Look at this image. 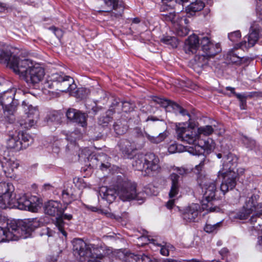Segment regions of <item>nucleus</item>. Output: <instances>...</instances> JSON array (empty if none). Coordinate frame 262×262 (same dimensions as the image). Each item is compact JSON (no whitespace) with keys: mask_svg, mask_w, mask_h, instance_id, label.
Listing matches in <instances>:
<instances>
[{"mask_svg":"<svg viewBox=\"0 0 262 262\" xmlns=\"http://www.w3.org/2000/svg\"><path fill=\"white\" fill-rule=\"evenodd\" d=\"M72 244L74 251L80 256L81 261L85 260L87 258H90L88 262H108V259L110 257H115L120 260L129 262V259L131 258V253L122 250H118L107 256L105 251L102 248L87 244L80 238L74 239Z\"/></svg>","mask_w":262,"mask_h":262,"instance_id":"obj_1","label":"nucleus"},{"mask_svg":"<svg viewBox=\"0 0 262 262\" xmlns=\"http://www.w3.org/2000/svg\"><path fill=\"white\" fill-rule=\"evenodd\" d=\"M184 123H180L177 125L176 134L178 140L184 143L191 144L187 150L193 155H204L211 153L215 148V142L211 139L200 138L197 131L188 129L184 126Z\"/></svg>","mask_w":262,"mask_h":262,"instance_id":"obj_2","label":"nucleus"},{"mask_svg":"<svg viewBox=\"0 0 262 262\" xmlns=\"http://www.w3.org/2000/svg\"><path fill=\"white\" fill-rule=\"evenodd\" d=\"M11 67L15 74L19 75L29 84L38 83L45 74L43 68L38 64H34L28 59L14 58Z\"/></svg>","mask_w":262,"mask_h":262,"instance_id":"obj_3","label":"nucleus"},{"mask_svg":"<svg viewBox=\"0 0 262 262\" xmlns=\"http://www.w3.org/2000/svg\"><path fill=\"white\" fill-rule=\"evenodd\" d=\"M34 229L32 222H17L15 220L8 221L5 228L0 227V243L10 241H17L23 236L26 238Z\"/></svg>","mask_w":262,"mask_h":262,"instance_id":"obj_4","label":"nucleus"},{"mask_svg":"<svg viewBox=\"0 0 262 262\" xmlns=\"http://www.w3.org/2000/svg\"><path fill=\"white\" fill-rule=\"evenodd\" d=\"M237 160V157L231 153L223 158V167L218 172L217 177L223 179L220 189L224 194L233 189L236 185V174L233 170Z\"/></svg>","mask_w":262,"mask_h":262,"instance_id":"obj_5","label":"nucleus"},{"mask_svg":"<svg viewBox=\"0 0 262 262\" xmlns=\"http://www.w3.org/2000/svg\"><path fill=\"white\" fill-rule=\"evenodd\" d=\"M205 158L202 160L199 164L195 166V170L198 171V176L197 182L198 184L202 188L204 200L203 205L206 206V209L210 212L218 211L220 210L217 207H212L210 202L213 200L215 195L216 190V182L211 180L206 175L200 173V171L204 165Z\"/></svg>","mask_w":262,"mask_h":262,"instance_id":"obj_6","label":"nucleus"},{"mask_svg":"<svg viewBox=\"0 0 262 262\" xmlns=\"http://www.w3.org/2000/svg\"><path fill=\"white\" fill-rule=\"evenodd\" d=\"M114 189H116L117 195L123 201H130L137 200L141 201L139 203L143 202L145 194L143 192H138L137 184L121 176H117Z\"/></svg>","mask_w":262,"mask_h":262,"instance_id":"obj_7","label":"nucleus"},{"mask_svg":"<svg viewBox=\"0 0 262 262\" xmlns=\"http://www.w3.org/2000/svg\"><path fill=\"white\" fill-rule=\"evenodd\" d=\"M159 161L158 157L154 153L139 154L134 157L132 165L135 170L142 171L144 176H151L159 171Z\"/></svg>","mask_w":262,"mask_h":262,"instance_id":"obj_8","label":"nucleus"},{"mask_svg":"<svg viewBox=\"0 0 262 262\" xmlns=\"http://www.w3.org/2000/svg\"><path fill=\"white\" fill-rule=\"evenodd\" d=\"M14 187L11 183L0 182V209L11 208L14 204Z\"/></svg>","mask_w":262,"mask_h":262,"instance_id":"obj_9","label":"nucleus"},{"mask_svg":"<svg viewBox=\"0 0 262 262\" xmlns=\"http://www.w3.org/2000/svg\"><path fill=\"white\" fill-rule=\"evenodd\" d=\"M22 105L26 112V116L25 119H20L19 123L23 128L29 129L36 124L38 119L39 111L37 107L28 105L25 101H23Z\"/></svg>","mask_w":262,"mask_h":262,"instance_id":"obj_10","label":"nucleus"},{"mask_svg":"<svg viewBox=\"0 0 262 262\" xmlns=\"http://www.w3.org/2000/svg\"><path fill=\"white\" fill-rule=\"evenodd\" d=\"M51 81L56 82L57 85H60L61 88L57 89L61 92H70L74 90L76 84L72 77L65 75L63 73H55L50 76Z\"/></svg>","mask_w":262,"mask_h":262,"instance_id":"obj_11","label":"nucleus"},{"mask_svg":"<svg viewBox=\"0 0 262 262\" xmlns=\"http://www.w3.org/2000/svg\"><path fill=\"white\" fill-rule=\"evenodd\" d=\"M14 195H13V198ZM38 198L35 196H32L29 194H23L17 198L16 201L13 199L14 204L15 206L13 207H17L20 210H28L35 211L37 209Z\"/></svg>","mask_w":262,"mask_h":262,"instance_id":"obj_12","label":"nucleus"},{"mask_svg":"<svg viewBox=\"0 0 262 262\" xmlns=\"http://www.w3.org/2000/svg\"><path fill=\"white\" fill-rule=\"evenodd\" d=\"M6 152L4 147L0 148V164L7 177H14L13 171L19 166L17 161L11 160L5 156Z\"/></svg>","mask_w":262,"mask_h":262,"instance_id":"obj_13","label":"nucleus"},{"mask_svg":"<svg viewBox=\"0 0 262 262\" xmlns=\"http://www.w3.org/2000/svg\"><path fill=\"white\" fill-rule=\"evenodd\" d=\"M169 180L171 182V186L168 195L171 199L167 202L166 206L168 209H170L172 208L175 203V199H172V198L178 194L181 185L180 177L176 173H171L169 176Z\"/></svg>","mask_w":262,"mask_h":262,"instance_id":"obj_14","label":"nucleus"},{"mask_svg":"<svg viewBox=\"0 0 262 262\" xmlns=\"http://www.w3.org/2000/svg\"><path fill=\"white\" fill-rule=\"evenodd\" d=\"M15 91L10 89L0 94V104L5 111L9 112L14 111L16 107L14 100Z\"/></svg>","mask_w":262,"mask_h":262,"instance_id":"obj_15","label":"nucleus"},{"mask_svg":"<svg viewBox=\"0 0 262 262\" xmlns=\"http://www.w3.org/2000/svg\"><path fill=\"white\" fill-rule=\"evenodd\" d=\"M104 3L106 8L99 11L111 12V16L112 19L119 18L121 16L123 8L121 4V0H104Z\"/></svg>","mask_w":262,"mask_h":262,"instance_id":"obj_16","label":"nucleus"},{"mask_svg":"<svg viewBox=\"0 0 262 262\" xmlns=\"http://www.w3.org/2000/svg\"><path fill=\"white\" fill-rule=\"evenodd\" d=\"M200 45L203 53L208 56H214L221 51L220 45L214 44L207 37L201 39Z\"/></svg>","mask_w":262,"mask_h":262,"instance_id":"obj_17","label":"nucleus"},{"mask_svg":"<svg viewBox=\"0 0 262 262\" xmlns=\"http://www.w3.org/2000/svg\"><path fill=\"white\" fill-rule=\"evenodd\" d=\"M66 207L57 201H50L45 206V213L49 215L59 217L62 215Z\"/></svg>","mask_w":262,"mask_h":262,"instance_id":"obj_18","label":"nucleus"},{"mask_svg":"<svg viewBox=\"0 0 262 262\" xmlns=\"http://www.w3.org/2000/svg\"><path fill=\"white\" fill-rule=\"evenodd\" d=\"M259 37V32L256 30H253L249 33L247 36H246L245 40L241 42L236 44L234 48L236 49L241 48L247 49L254 46L257 41Z\"/></svg>","mask_w":262,"mask_h":262,"instance_id":"obj_19","label":"nucleus"},{"mask_svg":"<svg viewBox=\"0 0 262 262\" xmlns=\"http://www.w3.org/2000/svg\"><path fill=\"white\" fill-rule=\"evenodd\" d=\"M200 206L198 204H192L186 207L182 213V217L187 222H194L198 216Z\"/></svg>","mask_w":262,"mask_h":262,"instance_id":"obj_20","label":"nucleus"},{"mask_svg":"<svg viewBox=\"0 0 262 262\" xmlns=\"http://www.w3.org/2000/svg\"><path fill=\"white\" fill-rule=\"evenodd\" d=\"M68 119L79 124L81 126L86 125V117L84 114L74 108H69L66 112Z\"/></svg>","mask_w":262,"mask_h":262,"instance_id":"obj_21","label":"nucleus"},{"mask_svg":"<svg viewBox=\"0 0 262 262\" xmlns=\"http://www.w3.org/2000/svg\"><path fill=\"white\" fill-rule=\"evenodd\" d=\"M201 39L195 34L189 36L185 41L184 50L187 54H194L199 47V41Z\"/></svg>","mask_w":262,"mask_h":262,"instance_id":"obj_22","label":"nucleus"},{"mask_svg":"<svg viewBox=\"0 0 262 262\" xmlns=\"http://www.w3.org/2000/svg\"><path fill=\"white\" fill-rule=\"evenodd\" d=\"M118 146L124 157L127 158H131L133 151L136 149L135 143L126 139L121 140L118 143Z\"/></svg>","mask_w":262,"mask_h":262,"instance_id":"obj_23","label":"nucleus"},{"mask_svg":"<svg viewBox=\"0 0 262 262\" xmlns=\"http://www.w3.org/2000/svg\"><path fill=\"white\" fill-rule=\"evenodd\" d=\"M7 146L8 148L13 149L15 151L23 149L22 141L20 140L19 133L10 135L7 140Z\"/></svg>","mask_w":262,"mask_h":262,"instance_id":"obj_24","label":"nucleus"},{"mask_svg":"<svg viewBox=\"0 0 262 262\" xmlns=\"http://www.w3.org/2000/svg\"><path fill=\"white\" fill-rule=\"evenodd\" d=\"M188 21V20L186 17H182L176 24H174L175 32L177 35L183 37L188 34L189 29L187 26L183 25L184 24L187 25Z\"/></svg>","mask_w":262,"mask_h":262,"instance_id":"obj_25","label":"nucleus"},{"mask_svg":"<svg viewBox=\"0 0 262 262\" xmlns=\"http://www.w3.org/2000/svg\"><path fill=\"white\" fill-rule=\"evenodd\" d=\"M139 239H141L142 241L146 242L147 241L149 242V244L154 245H157L158 246L161 247L160 249V253L162 255L164 256H168L169 254L170 251H172L174 249V247L171 245H161L160 244H158L157 243V241L155 239H149L145 237H141Z\"/></svg>","mask_w":262,"mask_h":262,"instance_id":"obj_26","label":"nucleus"},{"mask_svg":"<svg viewBox=\"0 0 262 262\" xmlns=\"http://www.w3.org/2000/svg\"><path fill=\"white\" fill-rule=\"evenodd\" d=\"M161 11H165L162 15L165 16V19L170 21L173 24H176L179 20L174 10L166 5L163 4L160 8Z\"/></svg>","mask_w":262,"mask_h":262,"instance_id":"obj_27","label":"nucleus"},{"mask_svg":"<svg viewBox=\"0 0 262 262\" xmlns=\"http://www.w3.org/2000/svg\"><path fill=\"white\" fill-rule=\"evenodd\" d=\"M204 6V3L202 0H195L194 2H191V3L186 7L185 11L187 14L193 15L195 14L196 12L202 10Z\"/></svg>","mask_w":262,"mask_h":262,"instance_id":"obj_28","label":"nucleus"},{"mask_svg":"<svg viewBox=\"0 0 262 262\" xmlns=\"http://www.w3.org/2000/svg\"><path fill=\"white\" fill-rule=\"evenodd\" d=\"M252 204L251 202H246L245 205L236 213L234 217L241 220L247 219L252 213V209L251 208V206L253 205Z\"/></svg>","mask_w":262,"mask_h":262,"instance_id":"obj_29","label":"nucleus"},{"mask_svg":"<svg viewBox=\"0 0 262 262\" xmlns=\"http://www.w3.org/2000/svg\"><path fill=\"white\" fill-rule=\"evenodd\" d=\"M62 216L56 217L55 221V225L58 228L59 231L65 237L67 236V232L64 230L65 223L63 221V219L70 220L72 218V215L69 214H62Z\"/></svg>","mask_w":262,"mask_h":262,"instance_id":"obj_30","label":"nucleus"},{"mask_svg":"<svg viewBox=\"0 0 262 262\" xmlns=\"http://www.w3.org/2000/svg\"><path fill=\"white\" fill-rule=\"evenodd\" d=\"M74 191L72 187H68L62 191L61 199L64 204L68 205L76 199Z\"/></svg>","mask_w":262,"mask_h":262,"instance_id":"obj_31","label":"nucleus"},{"mask_svg":"<svg viewBox=\"0 0 262 262\" xmlns=\"http://www.w3.org/2000/svg\"><path fill=\"white\" fill-rule=\"evenodd\" d=\"M116 193L115 189L113 190L103 187L100 190V195L102 196V198L106 200L109 204L112 203L115 200Z\"/></svg>","mask_w":262,"mask_h":262,"instance_id":"obj_32","label":"nucleus"},{"mask_svg":"<svg viewBox=\"0 0 262 262\" xmlns=\"http://www.w3.org/2000/svg\"><path fill=\"white\" fill-rule=\"evenodd\" d=\"M250 224L253 225L254 230L259 231H262V213H256L251 216L249 220Z\"/></svg>","mask_w":262,"mask_h":262,"instance_id":"obj_33","label":"nucleus"},{"mask_svg":"<svg viewBox=\"0 0 262 262\" xmlns=\"http://www.w3.org/2000/svg\"><path fill=\"white\" fill-rule=\"evenodd\" d=\"M14 58L19 59L15 56H12L11 52L10 51L4 50L0 48V62L9 66L11 69V64Z\"/></svg>","mask_w":262,"mask_h":262,"instance_id":"obj_34","label":"nucleus"},{"mask_svg":"<svg viewBox=\"0 0 262 262\" xmlns=\"http://www.w3.org/2000/svg\"><path fill=\"white\" fill-rule=\"evenodd\" d=\"M168 132L166 130L163 133H160L158 136L155 137L146 134V136L148 140L152 143L159 144L163 141L168 136Z\"/></svg>","mask_w":262,"mask_h":262,"instance_id":"obj_35","label":"nucleus"},{"mask_svg":"<svg viewBox=\"0 0 262 262\" xmlns=\"http://www.w3.org/2000/svg\"><path fill=\"white\" fill-rule=\"evenodd\" d=\"M258 198V195L253 194L250 198H249V200L247 202H251V203H252V205H253L252 206H251L252 212L253 211H255L257 212V213H262V203H257V201Z\"/></svg>","mask_w":262,"mask_h":262,"instance_id":"obj_36","label":"nucleus"},{"mask_svg":"<svg viewBox=\"0 0 262 262\" xmlns=\"http://www.w3.org/2000/svg\"><path fill=\"white\" fill-rule=\"evenodd\" d=\"M113 112L111 111H108L106 112V114L100 117L99 119L98 123L103 126H107L110 122L112 121L113 117L112 115Z\"/></svg>","mask_w":262,"mask_h":262,"instance_id":"obj_37","label":"nucleus"},{"mask_svg":"<svg viewBox=\"0 0 262 262\" xmlns=\"http://www.w3.org/2000/svg\"><path fill=\"white\" fill-rule=\"evenodd\" d=\"M213 132L214 129L211 125L201 126L197 129V133L200 138H201L202 136H209L211 135Z\"/></svg>","mask_w":262,"mask_h":262,"instance_id":"obj_38","label":"nucleus"},{"mask_svg":"<svg viewBox=\"0 0 262 262\" xmlns=\"http://www.w3.org/2000/svg\"><path fill=\"white\" fill-rule=\"evenodd\" d=\"M161 41L163 43L170 46L172 48H177L179 44L178 39L174 36H165L161 39Z\"/></svg>","mask_w":262,"mask_h":262,"instance_id":"obj_39","label":"nucleus"},{"mask_svg":"<svg viewBox=\"0 0 262 262\" xmlns=\"http://www.w3.org/2000/svg\"><path fill=\"white\" fill-rule=\"evenodd\" d=\"M19 137L20 141H22L23 149L26 148L33 142V139L29 135L26 133H19Z\"/></svg>","mask_w":262,"mask_h":262,"instance_id":"obj_40","label":"nucleus"},{"mask_svg":"<svg viewBox=\"0 0 262 262\" xmlns=\"http://www.w3.org/2000/svg\"><path fill=\"white\" fill-rule=\"evenodd\" d=\"M130 256H131L132 261L134 260L135 262H151L150 258L145 254L135 255L130 254Z\"/></svg>","mask_w":262,"mask_h":262,"instance_id":"obj_41","label":"nucleus"},{"mask_svg":"<svg viewBox=\"0 0 262 262\" xmlns=\"http://www.w3.org/2000/svg\"><path fill=\"white\" fill-rule=\"evenodd\" d=\"M221 225L222 222H219L213 225L206 224L204 227V230L207 233H213L216 232L221 227Z\"/></svg>","mask_w":262,"mask_h":262,"instance_id":"obj_42","label":"nucleus"},{"mask_svg":"<svg viewBox=\"0 0 262 262\" xmlns=\"http://www.w3.org/2000/svg\"><path fill=\"white\" fill-rule=\"evenodd\" d=\"M61 118L60 114L57 111H52L48 115V119L51 122H59Z\"/></svg>","mask_w":262,"mask_h":262,"instance_id":"obj_43","label":"nucleus"},{"mask_svg":"<svg viewBox=\"0 0 262 262\" xmlns=\"http://www.w3.org/2000/svg\"><path fill=\"white\" fill-rule=\"evenodd\" d=\"M213 56H208L206 54L203 53L202 55H197L195 57V60L198 61L199 65L204 66L208 63V61L209 58L212 57Z\"/></svg>","mask_w":262,"mask_h":262,"instance_id":"obj_44","label":"nucleus"},{"mask_svg":"<svg viewBox=\"0 0 262 262\" xmlns=\"http://www.w3.org/2000/svg\"><path fill=\"white\" fill-rule=\"evenodd\" d=\"M235 96L240 101V108L241 110H246L247 107V98L246 94H237Z\"/></svg>","mask_w":262,"mask_h":262,"instance_id":"obj_45","label":"nucleus"},{"mask_svg":"<svg viewBox=\"0 0 262 262\" xmlns=\"http://www.w3.org/2000/svg\"><path fill=\"white\" fill-rule=\"evenodd\" d=\"M241 37L239 31H236L228 34L229 39L232 42H235Z\"/></svg>","mask_w":262,"mask_h":262,"instance_id":"obj_46","label":"nucleus"},{"mask_svg":"<svg viewBox=\"0 0 262 262\" xmlns=\"http://www.w3.org/2000/svg\"><path fill=\"white\" fill-rule=\"evenodd\" d=\"M173 107L174 108L177 109V110L182 115H187L188 117V121L190 120V115L186 110L177 104H174Z\"/></svg>","mask_w":262,"mask_h":262,"instance_id":"obj_47","label":"nucleus"},{"mask_svg":"<svg viewBox=\"0 0 262 262\" xmlns=\"http://www.w3.org/2000/svg\"><path fill=\"white\" fill-rule=\"evenodd\" d=\"M56 84V82L51 81L50 76L49 77V79L44 82L43 84V89L47 90L49 89H53L55 88L54 84Z\"/></svg>","mask_w":262,"mask_h":262,"instance_id":"obj_48","label":"nucleus"},{"mask_svg":"<svg viewBox=\"0 0 262 262\" xmlns=\"http://www.w3.org/2000/svg\"><path fill=\"white\" fill-rule=\"evenodd\" d=\"M122 110L124 112H129L133 110L132 105L128 102L125 101L122 103Z\"/></svg>","mask_w":262,"mask_h":262,"instance_id":"obj_49","label":"nucleus"},{"mask_svg":"<svg viewBox=\"0 0 262 262\" xmlns=\"http://www.w3.org/2000/svg\"><path fill=\"white\" fill-rule=\"evenodd\" d=\"M114 129L117 134L122 135L124 134L126 128L121 127L120 125L117 122H115L114 125Z\"/></svg>","mask_w":262,"mask_h":262,"instance_id":"obj_50","label":"nucleus"},{"mask_svg":"<svg viewBox=\"0 0 262 262\" xmlns=\"http://www.w3.org/2000/svg\"><path fill=\"white\" fill-rule=\"evenodd\" d=\"M173 170L177 172L176 174H177L179 177V176L178 175V174L181 176H184L188 173V169L183 167H176L173 169ZM173 173H175V172Z\"/></svg>","mask_w":262,"mask_h":262,"instance_id":"obj_51","label":"nucleus"},{"mask_svg":"<svg viewBox=\"0 0 262 262\" xmlns=\"http://www.w3.org/2000/svg\"><path fill=\"white\" fill-rule=\"evenodd\" d=\"M50 30L52 31L55 36L58 38H61L63 35V31L60 29L56 28L55 27H51L49 28Z\"/></svg>","mask_w":262,"mask_h":262,"instance_id":"obj_52","label":"nucleus"},{"mask_svg":"<svg viewBox=\"0 0 262 262\" xmlns=\"http://www.w3.org/2000/svg\"><path fill=\"white\" fill-rule=\"evenodd\" d=\"M55 232L49 227H46L42 230L41 235H47L48 237L54 236Z\"/></svg>","mask_w":262,"mask_h":262,"instance_id":"obj_53","label":"nucleus"},{"mask_svg":"<svg viewBox=\"0 0 262 262\" xmlns=\"http://www.w3.org/2000/svg\"><path fill=\"white\" fill-rule=\"evenodd\" d=\"M156 101L157 102V103L161 104V105L162 107H166L171 104V101L165 99H162V98H157Z\"/></svg>","mask_w":262,"mask_h":262,"instance_id":"obj_54","label":"nucleus"},{"mask_svg":"<svg viewBox=\"0 0 262 262\" xmlns=\"http://www.w3.org/2000/svg\"><path fill=\"white\" fill-rule=\"evenodd\" d=\"M90 156V151L88 148L86 147L82 149L80 153L79 154V157L87 158L89 160V156Z\"/></svg>","mask_w":262,"mask_h":262,"instance_id":"obj_55","label":"nucleus"},{"mask_svg":"<svg viewBox=\"0 0 262 262\" xmlns=\"http://www.w3.org/2000/svg\"><path fill=\"white\" fill-rule=\"evenodd\" d=\"M246 96H247V98H257V97H262V92L260 91H254L249 92Z\"/></svg>","mask_w":262,"mask_h":262,"instance_id":"obj_56","label":"nucleus"},{"mask_svg":"<svg viewBox=\"0 0 262 262\" xmlns=\"http://www.w3.org/2000/svg\"><path fill=\"white\" fill-rule=\"evenodd\" d=\"M230 59L232 62L238 63L241 62L242 58L236 56L235 54H234L233 52H231L230 53Z\"/></svg>","mask_w":262,"mask_h":262,"instance_id":"obj_57","label":"nucleus"},{"mask_svg":"<svg viewBox=\"0 0 262 262\" xmlns=\"http://www.w3.org/2000/svg\"><path fill=\"white\" fill-rule=\"evenodd\" d=\"M168 151L170 154H174L177 152H179L177 144L176 143H172L170 145L168 148Z\"/></svg>","mask_w":262,"mask_h":262,"instance_id":"obj_58","label":"nucleus"},{"mask_svg":"<svg viewBox=\"0 0 262 262\" xmlns=\"http://www.w3.org/2000/svg\"><path fill=\"white\" fill-rule=\"evenodd\" d=\"M134 133L137 137L143 136V132L140 128L136 127L134 129Z\"/></svg>","mask_w":262,"mask_h":262,"instance_id":"obj_59","label":"nucleus"},{"mask_svg":"<svg viewBox=\"0 0 262 262\" xmlns=\"http://www.w3.org/2000/svg\"><path fill=\"white\" fill-rule=\"evenodd\" d=\"M57 260L58 256L57 255L50 256L48 259L49 262H57Z\"/></svg>","mask_w":262,"mask_h":262,"instance_id":"obj_60","label":"nucleus"},{"mask_svg":"<svg viewBox=\"0 0 262 262\" xmlns=\"http://www.w3.org/2000/svg\"><path fill=\"white\" fill-rule=\"evenodd\" d=\"M226 90L227 91H230V93L234 95L235 96V94H237L238 93H236L235 92V89L234 88L231 87V86H227L226 87Z\"/></svg>","mask_w":262,"mask_h":262,"instance_id":"obj_61","label":"nucleus"},{"mask_svg":"<svg viewBox=\"0 0 262 262\" xmlns=\"http://www.w3.org/2000/svg\"><path fill=\"white\" fill-rule=\"evenodd\" d=\"M228 252V250L226 248H223L220 251V254L222 255V256L226 255Z\"/></svg>","mask_w":262,"mask_h":262,"instance_id":"obj_62","label":"nucleus"},{"mask_svg":"<svg viewBox=\"0 0 262 262\" xmlns=\"http://www.w3.org/2000/svg\"><path fill=\"white\" fill-rule=\"evenodd\" d=\"M184 261H186V262H204L202 260H199L197 259H195V258H193L191 259L184 260Z\"/></svg>","mask_w":262,"mask_h":262,"instance_id":"obj_63","label":"nucleus"},{"mask_svg":"<svg viewBox=\"0 0 262 262\" xmlns=\"http://www.w3.org/2000/svg\"><path fill=\"white\" fill-rule=\"evenodd\" d=\"M257 244L262 248V235L258 237Z\"/></svg>","mask_w":262,"mask_h":262,"instance_id":"obj_64","label":"nucleus"}]
</instances>
